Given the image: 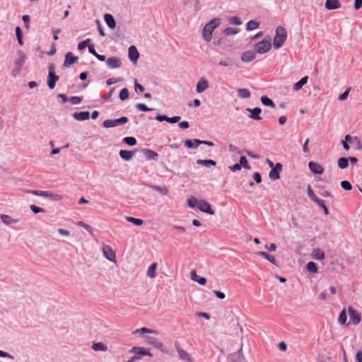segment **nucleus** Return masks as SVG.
<instances>
[{"instance_id": "nucleus-49", "label": "nucleus", "mask_w": 362, "mask_h": 362, "mask_svg": "<svg viewBox=\"0 0 362 362\" xmlns=\"http://www.w3.org/2000/svg\"><path fill=\"white\" fill-rule=\"evenodd\" d=\"M91 42V40L88 38L82 42H80L78 44V49H84L85 47H88V46H90L91 44H90Z\"/></svg>"}, {"instance_id": "nucleus-42", "label": "nucleus", "mask_w": 362, "mask_h": 362, "mask_svg": "<svg viewBox=\"0 0 362 362\" xmlns=\"http://www.w3.org/2000/svg\"><path fill=\"white\" fill-rule=\"evenodd\" d=\"M125 219L129 222L132 223L136 226H141L144 223L143 220L140 218H136L132 216H126Z\"/></svg>"}, {"instance_id": "nucleus-62", "label": "nucleus", "mask_w": 362, "mask_h": 362, "mask_svg": "<svg viewBox=\"0 0 362 362\" xmlns=\"http://www.w3.org/2000/svg\"><path fill=\"white\" fill-rule=\"evenodd\" d=\"M78 225L85 228L87 231L89 233H91L93 231V228L89 225L83 223V221L78 222Z\"/></svg>"}, {"instance_id": "nucleus-51", "label": "nucleus", "mask_w": 362, "mask_h": 362, "mask_svg": "<svg viewBox=\"0 0 362 362\" xmlns=\"http://www.w3.org/2000/svg\"><path fill=\"white\" fill-rule=\"evenodd\" d=\"M341 187L346 191H350L352 189V185L351 182L348 180H343L340 183Z\"/></svg>"}, {"instance_id": "nucleus-12", "label": "nucleus", "mask_w": 362, "mask_h": 362, "mask_svg": "<svg viewBox=\"0 0 362 362\" xmlns=\"http://www.w3.org/2000/svg\"><path fill=\"white\" fill-rule=\"evenodd\" d=\"M282 170V165L280 163H277L275 167L272 168L269 172V177L271 180H276L280 177V171Z\"/></svg>"}, {"instance_id": "nucleus-56", "label": "nucleus", "mask_w": 362, "mask_h": 362, "mask_svg": "<svg viewBox=\"0 0 362 362\" xmlns=\"http://www.w3.org/2000/svg\"><path fill=\"white\" fill-rule=\"evenodd\" d=\"M30 210L35 214H39V213H41V212H45V209L43 208H41V207H39L37 206H35L34 204H31L30 206Z\"/></svg>"}, {"instance_id": "nucleus-32", "label": "nucleus", "mask_w": 362, "mask_h": 362, "mask_svg": "<svg viewBox=\"0 0 362 362\" xmlns=\"http://www.w3.org/2000/svg\"><path fill=\"white\" fill-rule=\"evenodd\" d=\"M91 348L95 351H106L107 350V346L105 345L103 342L93 343L91 346Z\"/></svg>"}, {"instance_id": "nucleus-19", "label": "nucleus", "mask_w": 362, "mask_h": 362, "mask_svg": "<svg viewBox=\"0 0 362 362\" xmlns=\"http://www.w3.org/2000/svg\"><path fill=\"white\" fill-rule=\"evenodd\" d=\"M246 110L250 113L249 115L250 118L255 120H260L262 117H260V114L262 112V110L259 107L255 108H247Z\"/></svg>"}, {"instance_id": "nucleus-26", "label": "nucleus", "mask_w": 362, "mask_h": 362, "mask_svg": "<svg viewBox=\"0 0 362 362\" xmlns=\"http://www.w3.org/2000/svg\"><path fill=\"white\" fill-rule=\"evenodd\" d=\"M340 7L341 4L338 0H327L325 2V8L327 10H334Z\"/></svg>"}, {"instance_id": "nucleus-48", "label": "nucleus", "mask_w": 362, "mask_h": 362, "mask_svg": "<svg viewBox=\"0 0 362 362\" xmlns=\"http://www.w3.org/2000/svg\"><path fill=\"white\" fill-rule=\"evenodd\" d=\"M185 146L188 148H197L199 144L194 143V139H187L185 141Z\"/></svg>"}, {"instance_id": "nucleus-60", "label": "nucleus", "mask_w": 362, "mask_h": 362, "mask_svg": "<svg viewBox=\"0 0 362 362\" xmlns=\"http://www.w3.org/2000/svg\"><path fill=\"white\" fill-rule=\"evenodd\" d=\"M81 100H82V98L78 96H71L69 99V101L73 105H78L81 102Z\"/></svg>"}, {"instance_id": "nucleus-7", "label": "nucleus", "mask_w": 362, "mask_h": 362, "mask_svg": "<svg viewBox=\"0 0 362 362\" xmlns=\"http://www.w3.org/2000/svg\"><path fill=\"white\" fill-rule=\"evenodd\" d=\"M348 313L349 315L350 322L354 325H357L361 322V314L354 309L351 306H349L348 308Z\"/></svg>"}, {"instance_id": "nucleus-29", "label": "nucleus", "mask_w": 362, "mask_h": 362, "mask_svg": "<svg viewBox=\"0 0 362 362\" xmlns=\"http://www.w3.org/2000/svg\"><path fill=\"white\" fill-rule=\"evenodd\" d=\"M119 155L120 158L124 160L129 161L132 158L134 153L130 151L120 150L119 152Z\"/></svg>"}, {"instance_id": "nucleus-5", "label": "nucleus", "mask_w": 362, "mask_h": 362, "mask_svg": "<svg viewBox=\"0 0 362 362\" xmlns=\"http://www.w3.org/2000/svg\"><path fill=\"white\" fill-rule=\"evenodd\" d=\"M271 47L270 40L264 38L262 41L255 44V49L258 54H264L270 50Z\"/></svg>"}, {"instance_id": "nucleus-11", "label": "nucleus", "mask_w": 362, "mask_h": 362, "mask_svg": "<svg viewBox=\"0 0 362 362\" xmlns=\"http://www.w3.org/2000/svg\"><path fill=\"white\" fill-rule=\"evenodd\" d=\"M228 362H245L242 349H240L237 352L230 354L228 356Z\"/></svg>"}, {"instance_id": "nucleus-28", "label": "nucleus", "mask_w": 362, "mask_h": 362, "mask_svg": "<svg viewBox=\"0 0 362 362\" xmlns=\"http://www.w3.org/2000/svg\"><path fill=\"white\" fill-rule=\"evenodd\" d=\"M257 255L262 257L263 258L267 259L269 262L273 264L275 266H278L277 261L276 259L272 256L270 255L268 252L264 251H259L257 252Z\"/></svg>"}, {"instance_id": "nucleus-13", "label": "nucleus", "mask_w": 362, "mask_h": 362, "mask_svg": "<svg viewBox=\"0 0 362 362\" xmlns=\"http://www.w3.org/2000/svg\"><path fill=\"white\" fill-rule=\"evenodd\" d=\"M106 64L110 69H117L121 66V60L117 57H109L105 59Z\"/></svg>"}, {"instance_id": "nucleus-57", "label": "nucleus", "mask_w": 362, "mask_h": 362, "mask_svg": "<svg viewBox=\"0 0 362 362\" xmlns=\"http://www.w3.org/2000/svg\"><path fill=\"white\" fill-rule=\"evenodd\" d=\"M308 196L313 202L318 198L313 191L310 185L308 187Z\"/></svg>"}, {"instance_id": "nucleus-41", "label": "nucleus", "mask_w": 362, "mask_h": 362, "mask_svg": "<svg viewBox=\"0 0 362 362\" xmlns=\"http://www.w3.org/2000/svg\"><path fill=\"white\" fill-rule=\"evenodd\" d=\"M259 26V23L255 21H250L246 24V28L247 30H253L258 28Z\"/></svg>"}, {"instance_id": "nucleus-15", "label": "nucleus", "mask_w": 362, "mask_h": 362, "mask_svg": "<svg viewBox=\"0 0 362 362\" xmlns=\"http://www.w3.org/2000/svg\"><path fill=\"white\" fill-rule=\"evenodd\" d=\"M128 57L132 62L136 64L139 57V53L135 46L132 45L128 49Z\"/></svg>"}, {"instance_id": "nucleus-18", "label": "nucleus", "mask_w": 362, "mask_h": 362, "mask_svg": "<svg viewBox=\"0 0 362 362\" xmlns=\"http://www.w3.org/2000/svg\"><path fill=\"white\" fill-rule=\"evenodd\" d=\"M142 152H143L146 160H158V154L156 151H154L151 149H149V148H144V149H142Z\"/></svg>"}, {"instance_id": "nucleus-30", "label": "nucleus", "mask_w": 362, "mask_h": 362, "mask_svg": "<svg viewBox=\"0 0 362 362\" xmlns=\"http://www.w3.org/2000/svg\"><path fill=\"white\" fill-rule=\"evenodd\" d=\"M88 52L94 57H95L99 61L104 62L105 60V55H101L96 52L93 44H91L90 46H88Z\"/></svg>"}, {"instance_id": "nucleus-46", "label": "nucleus", "mask_w": 362, "mask_h": 362, "mask_svg": "<svg viewBox=\"0 0 362 362\" xmlns=\"http://www.w3.org/2000/svg\"><path fill=\"white\" fill-rule=\"evenodd\" d=\"M218 65L222 66H232L235 65V62L232 59L227 58L224 60H221L218 62Z\"/></svg>"}, {"instance_id": "nucleus-20", "label": "nucleus", "mask_w": 362, "mask_h": 362, "mask_svg": "<svg viewBox=\"0 0 362 362\" xmlns=\"http://www.w3.org/2000/svg\"><path fill=\"white\" fill-rule=\"evenodd\" d=\"M78 61V57L73 55L71 52H67L65 55V60L64 62L63 66L65 67H69L74 63Z\"/></svg>"}, {"instance_id": "nucleus-35", "label": "nucleus", "mask_w": 362, "mask_h": 362, "mask_svg": "<svg viewBox=\"0 0 362 362\" xmlns=\"http://www.w3.org/2000/svg\"><path fill=\"white\" fill-rule=\"evenodd\" d=\"M144 333L153 334L156 333V331L147 327H142L140 329H137L132 332V334L134 335L139 334L140 336Z\"/></svg>"}, {"instance_id": "nucleus-34", "label": "nucleus", "mask_w": 362, "mask_h": 362, "mask_svg": "<svg viewBox=\"0 0 362 362\" xmlns=\"http://www.w3.org/2000/svg\"><path fill=\"white\" fill-rule=\"evenodd\" d=\"M148 186L149 187L152 188L153 189H154L155 191L158 192L162 195H166L168 192V190L165 187H161L159 185H152V184L148 185Z\"/></svg>"}, {"instance_id": "nucleus-36", "label": "nucleus", "mask_w": 362, "mask_h": 362, "mask_svg": "<svg viewBox=\"0 0 362 362\" xmlns=\"http://www.w3.org/2000/svg\"><path fill=\"white\" fill-rule=\"evenodd\" d=\"M338 167L341 169H346L349 166V158L346 157H341L337 160Z\"/></svg>"}, {"instance_id": "nucleus-16", "label": "nucleus", "mask_w": 362, "mask_h": 362, "mask_svg": "<svg viewBox=\"0 0 362 362\" xmlns=\"http://www.w3.org/2000/svg\"><path fill=\"white\" fill-rule=\"evenodd\" d=\"M209 81L205 78L202 77L199 80L197 84L196 90L198 93H202L209 88Z\"/></svg>"}, {"instance_id": "nucleus-3", "label": "nucleus", "mask_w": 362, "mask_h": 362, "mask_svg": "<svg viewBox=\"0 0 362 362\" xmlns=\"http://www.w3.org/2000/svg\"><path fill=\"white\" fill-rule=\"evenodd\" d=\"M18 58L14 62V69L11 71V75L13 77H16L20 74L21 68L24 65L26 59L25 54L23 51L19 50L18 52Z\"/></svg>"}, {"instance_id": "nucleus-14", "label": "nucleus", "mask_w": 362, "mask_h": 362, "mask_svg": "<svg viewBox=\"0 0 362 362\" xmlns=\"http://www.w3.org/2000/svg\"><path fill=\"white\" fill-rule=\"evenodd\" d=\"M103 255L110 262H115L116 255L115 252L112 250V249L108 246L105 245L103 248Z\"/></svg>"}, {"instance_id": "nucleus-64", "label": "nucleus", "mask_w": 362, "mask_h": 362, "mask_svg": "<svg viewBox=\"0 0 362 362\" xmlns=\"http://www.w3.org/2000/svg\"><path fill=\"white\" fill-rule=\"evenodd\" d=\"M192 280L198 282L200 285H205L206 284V279L204 277L198 276L197 279L192 277Z\"/></svg>"}, {"instance_id": "nucleus-21", "label": "nucleus", "mask_w": 362, "mask_h": 362, "mask_svg": "<svg viewBox=\"0 0 362 362\" xmlns=\"http://www.w3.org/2000/svg\"><path fill=\"white\" fill-rule=\"evenodd\" d=\"M41 197L48 198L53 201H60L62 199V195L52 193L50 191H42Z\"/></svg>"}, {"instance_id": "nucleus-44", "label": "nucleus", "mask_w": 362, "mask_h": 362, "mask_svg": "<svg viewBox=\"0 0 362 362\" xmlns=\"http://www.w3.org/2000/svg\"><path fill=\"white\" fill-rule=\"evenodd\" d=\"M306 269L308 272L311 273H316L317 272V264L314 262H309L306 264Z\"/></svg>"}, {"instance_id": "nucleus-10", "label": "nucleus", "mask_w": 362, "mask_h": 362, "mask_svg": "<svg viewBox=\"0 0 362 362\" xmlns=\"http://www.w3.org/2000/svg\"><path fill=\"white\" fill-rule=\"evenodd\" d=\"M145 342L148 344L152 345L158 349L163 351V344L157 340L156 338L151 336H143Z\"/></svg>"}, {"instance_id": "nucleus-55", "label": "nucleus", "mask_w": 362, "mask_h": 362, "mask_svg": "<svg viewBox=\"0 0 362 362\" xmlns=\"http://www.w3.org/2000/svg\"><path fill=\"white\" fill-rule=\"evenodd\" d=\"M240 167H243L245 169H250V166L248 164L247 160L245 156H241L240 158Z\"/></svg>"}, {"instance_id": "nucleus-43", "label": "nucleus", "mask_w": 362, "mask_h": 362, "mask_svg": "<svg viewBox=\"0 0 362 362\" xmlns=\"http://www.w3.org/2000/svg\"><path fill=\"white\" fill-rule=\"evenodd\" d=\"M347 320V315H346V311L345 309H343L341 312L339 314V316L338 317V322L341 325L346 324Z\"/></svg>"}, {"instance_id": "nucleus-24", "label": "nucleus", "mask_w": 362, "mask_h": 362, "mask_svg": "<svg viewBox=\"0 0 362 362\" xmlns=\"http://www.w3.org/2000/svg\"><path fill=\"white\" fill-rule=\"evenodd\" d=\"M255 52L254 51L249 50L243 53L241 56V59L243 62L247 63L255 59Z\"/></svg>"}, {"instance_id": "nucleus-31", "label": "nucleus", "mask_w": 362, "mask_h": 362, "mask_svg": "<svg viewBox=\"0 0 362 362\" xmlns=\"http://www.w3.org/2000/svg\"><path fill=\"white\" fill-rule=\"evenodd\" d=\"M197 163L199 165L205 166V167H209V166H216V162L214 160L211 159H206V160H202L198 159L197 160Z\"/></svg>"}, {"instance_id": "nucleus-53", "label": "nucleus", "mask_w": 362, "mask_h": 362, "mask_svg": "<svg viewBox=\"0 0 362 362\" xmlns=\"http://www.w3.org/2000/svg\"><path fill=\"white\" fill-rule=\"evenodd\" d=\"M198 202L199 200L194 197H192L187 199V204L190 208H194L196 206H197Z\"/></svg>"}, {"instance_id": "nucleus-59", "label": "nucleus", "mask_w": 362, "mask_h": 362, "mask_svg": "<svg viewBox=\"0 0 362 362\" xmlns=\"http://www.w3.org/2000/svg\"><path fill=\"white\" fill-rule=\"evenodd\" d=\"M353 144H356V149L361 151L362 150V143L361 139L358 136L354 137V143Z\"/></svg>"}, {"instance_id": "nucleus-47", "label": "nucleus", "mask_w": 362, "mask_h": 362, "mask_svg": "<svg viewBox=\"0 0 362 362\" xmlns=\"http://www.w3.org/2000/svg\"><path fill=\"white\" fill-rule=\"evenodd\" d=\"M15 31H16V37H17L18 44L20 45H23V36H22V30H21V28L17 26L16 28Z\"/></svg>"}, {"instance_id": "nucleus-54", "label": "nucleus", "mask_w": 362, "mask_h": 362, "mask_svg": "<svg viewBox=\"0 0 362 362\" xmlns=\"http://www.w3.org/2000/svg\"><path fill=\"white\" fill-rule=\"evenodd\" d=\"M136 109H138L139 110L142 111V112H148V111H151V110H153V108L148 107L144 103H138V104H136Z\"/></svg>"}, {"instance_id": "nucleus-39", "label": "nucleus", "mask_w": 362, "mask_h": 362, "mask_svg": "<svg viewBox=\"0 0 362 362\" xmlns=\"http://www.w3.org/2000/svg\"><path fill=\"white\" fill-rule=\"evenodd\" d=\"M261 102L265 106L271 107L272 108H274L276 107V105L273 102V100L267 96H262Z\"/></svg>"}, {"instance_id": "nucleus-45", "label": "nucleus", "mask_w": 362, "mask_h": 362, "mask_svg": "<svg viewBox=\"0 0 362 362\" xmlns=\"http://www.w3.org/2000/svg\"><path fill=\"white\" fill-rule=\"evenodd\" d=\"M123 142L127 145L133 146H135L137 143L136 139L133 136H127L123 139Z\"/></svg>"}, {"instance_id": "nucleus-63", "label": "nucleus", "mask_w": 362, "mask_h": 362, "mask_svg": "<svg viewBox=\"0 0 362 362\" xmlns=\"http://www.w3.org/2000/svg\"><path fill=\"white\" fill-rule=\"evenodd\" d=\"M349 91L350 88L346 89L343 93L339 95L338 99L341 101L345 100L349 95Z\"/></svg>"}, {"instance_id": "nucleus-61", "label": "nucleus", "mask_w": 362, "mask_h": 362, "mask_svg": "<svg viewBox=\"0 0 362 362\" xmlns=\"http://www.w3.org/2000/svg\"><path fill=\"white\" fill-rule=\"evenodd\" d=\"M230 23L233 25H239L242 23L240 18L237 16L231 17L229 20Z\"/></svg>"}, {"instance_id": "nucleus-38", "label": "nucleus", "mask_w": 362, "mask_h": 362, "mask_svg": "<svg viewBox=\"0 0 362 362\" xmlns=\"http://www.w3.org/2000/svg\"><path fill=\"white\" fill-rule=\"evenodd\" d=\"M313 257L317 260H323L325 259V253L320 249H315L313 252Z\"/></svg>"}, {"instance_id": "nucleus-2", "label": "nucleus", "mask_w": 362, "mask_h": 362, "mask_svg": "<svg viewBox=\"0 0 362 362\" xmlns=\"http://www.w3.org/2000/svg\"><path fill=\"white\" fill-rule=\"evenodd\" d=\"M286 37L287 33L286 30L281 26H278L276 28L275 35L273 40L274 48H280L285 42Z\"/></svg>"}, {"instance_id": "nucleus-52", "label": "nucleus", "mask_w": 362, "mask_h": 362, "mask_svg": "<svg viewBox=\"0 0 362 362\" xmlns=\"http://www.w3.org/2000/svg\"><path fill=\"white\" fill-rule=\"evenodd\" d=\"M119 99L121 100H125L126 99L128 98L129 97V90L127 88H124L123 89L121 90L120 93H119Z\"/></svg>"}, {"instance_id": "nucleus-40", "label": "nucleus", "mask_w": 362, "mask_h": 362, "mask_svg": "<svg viewBox=\"0 0 362 362\" xmlns=\"http://www.w3.org/2000/svg\"><path fill=\"white\" fill-rule=\"evenodd\" d=\"M308 80V76L303 77L300 81L296 83L293 86V89L295 90H298L302 88V87L307 83Z\"/></svg>"}, {"instance_id": "nucleus-8", "label": "nucleus", "mask_w": 362, "mask_h": 362, "mask_svg": "<svg viewBox=\"0 0 362 362\" xmlns=\"http://www.w3.org/2000/svg\"><path fill=\"white\" fill-rule=\"evenodd\" d=\"M197 208L201 211L206 213L208 214L213 215L214 214V210H212L209 203L204 199L199 200Z\"/></svg>"}, {"instance_id": "nucleus-4", "label": "nucleus", "mask_w": 362, "mask_h": 362, "mask_svg": "<svg viewBox=\"0 0 362 362\" xmlns=\"http://www.w3.org/2000/svg\"><path fill=\"white\" fill-rule=\"evenodd\" d=\"M55 66L53 64L49 65V73L47 76V86L50 89H53L57 81L59 80V76L54 73Z\"/></svg>"}, {"instance_id": "nucleus-6", "label": "nucleus", "mask_w": 362, "mask_h": 362, "mask_svg": "<svg viewBox=\"0 0 362 362\" xmlns=\"http://www.w3.org/2000/svg\"><path fill=\"white\" fill-rule=\"evenodd\" d=\"M129 119L127 117H122L116 119H107L103 123V125L105 128H111L117 125H122L128 122Z\"/></svg>"}, {"instance_id": "nucleus-33", "label": "nucleus", "mask_w": 362, "mask_h": 362, "mask_svg": "<svg viewBox=\"0 0 362 362\" xmlns=\"http://www.w3.org/2000/svg\"><path fill=\"white\" fill-rule=\"evenodd\" d=\"M156 268H157V263L156 262H153V264H151L149 267L148 268V270H147V276L151 278V279H153L156 276Z\"/></svg>"}, {"instance_id": "nucleus-25", "label": "nucleus", "mask_w": 362, "mask_h": 362, "mask_svg": "<svg viewBox=\"0 0 362 362\" xmlns=\"http://www.w3.org/2000/svg\"><path fill=\"white\" fill-rule=\"evenodd\" d=\"M104 20L105 23L110 28L114 29L116 27V22L112 14L105 13L104 15Z\"/></svg>"}, {"instance_id": "nucleus-22", "label": "nucleus", "mask_w": 362, "mask_h": 362, "mask_svg": "<svg viewBox=\"0 0 362 362\" xmlns=\"http://www.w3.org/2000/svg\"><path fill=\"white\" fill-rule=\"evenodd\" d=\"M175 346H176V349L177 351L178 355L182 360L187 361L188 362H192V359L191 356L187 351H185V350L181 349L180 346L177 344H175Z\"/></svg>"}, {"instance_id": "nucleus-50", "label": "nucleus", "mask_w": 362, "mask_h": 362, "mask_svg": "<svg viewBox=\"0 0 362 362\" xmlns=\"http://www.w3.org/2000/svg\"><path fill=\"white\" fill-rule=\"evenodd\" d=\"M238 30L237 28H231V27L226 28L223 30V33L226 35H233L238 33Z\"/></svg>"}, {"instance_id": "nucleus-27", "label": "nucleus", "mask_w": 362, "mask_h": 362, "mask_svg": "<svg viewBox=\"0 0 362 362\" xmlns=\"http://www.w3.org/2000/svg\"><path fill=\"white\" fill-rule=\"evenodd\" d=\"M0 218L2 222L7 226L13 223H17L20 221V219L18 218H13L10 216L6 214H0Z\"/></svg>"}, {"instance_id": "nucleus-37", "label": "nucleus", "mask_w": 362, "mask_h": 362, "mask_svg": "<svg viewBox=\"0 0 362 362\" xmlns=\"http://www.w3.org/2000/svg\"><path fill=\"white\" fill-rule=\"evenodd\" d=\"M237 92L238 96L243 99L249 98L251 96L250 91L247 88H239Z\"/></svg>"}, {"instance_id": "nucleus-9", "label": "nucleus", "mask_w": 362, "mask_h": 362, "mask_svg": "<svg viewBox=\"0 0 362 362\" xmlns=\"http://www.w3.org/2000/svg\"><path fill=\"white\" fill-rule=\"evenodd\" d=\"M130 353H134V355L133 356H148L150 357L153 356V354L146 349L144 347L139 346H134L130 351Z\"/></svg>"}, {"instance_id": "nucleus-23", "label": "nucleus", "mask_w": 362, "mask_h": 362, "mask_svg": "<svg viewBox=\"0 0 362 362\" xmlns=\"http://www.w3.org/2000/svg\"><path fill=\"white\" fill-rule=\"evenodd\" d=\"M72 116L78 121H84L89 119L90 112L88 111L76 112Z\"/></svg>"}, {"instance_id": "nucleus-58", "label": "nucleus", "mask_w": 362, "mask_h": 362, "mask_svg": "<svg viewBox=\"0 0 362 362\" xmlns=\"http://www.w3.org/2000/svg\"><path fill=\"white\" fill-rule=\"evenodd\" d=\"M194 143L197 144H204V145H206L208 146H214V144L212 142V141H203V140H199V139H194Z\"/></svg>"}, {"instance_id": "nucleus-1", "label": "nucleus", "mask_w": 362, "mask_h": 362, "mask_svg": "<svg viewBox=\"0 0 362 362\" xmlns=\"http://www.w3.org/2000/svg\"><path fill=\"white\" fill-rule=\"evenodd\" d=\"M221 23V19L216 18L209 21L203 28L202 35L206 42H210L212 38V33Z\"/></svg>"}, {"instance_id": "nucleus-17", "label": "nucleus", "mask_w": 362, "mask_h": 362, "mask_svg": "<svg viewBox=\"0 0 362 362\" xmlns=\"http://www.w3.org/2000/svg\"><path fill=\"white\" fill-rule=\"evenodd\" d=\"M308 167L310 170L314 174L321 175L325 170L324 168L321 165L314 161H310L308 163Z\"/></svg>"}]
</instances>
